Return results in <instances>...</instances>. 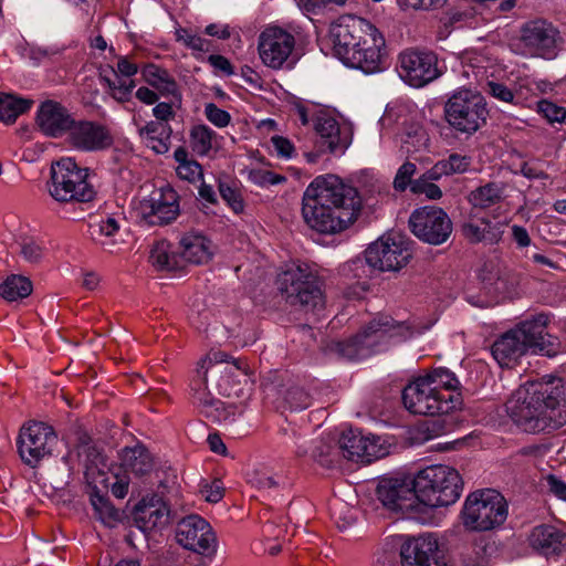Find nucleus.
<instances>
[{"label": "nucleus", "instance_id": "nucleus-16", "mask_svg": "<svg viewBox=\"0 0 566 566\" xmlns=\"http://www.w3.org/2000/svg\"><path fill=\"white\" fill-rule=\"evenodd\" d=\"M176 541L186 549L203 556L217 552V537L210 524L199 515L191 514L180 520L176 527Z\"/></svg>", "mask_w": 566, "mask_h": 566}, {"label": "nucleus", "instance_id": "nucleus-49", "mask_svg": "<svg viewBox=\"0 0 566 566\" xmlns=\"http://www.w3.org/2000/svg\"><path fill=\"white\" fill-rule=\"evenodd\" d=\"M537 113L551 124L564 123L566 119V109L547 99L537 102Z\"/></svg>", "mask_w": 566, "mask_h": 566}, {"label": "nucleus", "instance_id": "nucleus-53", "mask_svg": "<svg viewBox=\"0 0 566 566\" xmlns=\"http://www.w3.org/2000/svg\"><path fill=\"white\" fill-rule=\"evenodd\" d=\"M417 171V167L413 163L406 161L403 163L394 179V188L398 191H405L408 186L411 187V184L415 181L412 180L413 175Z\"/></svg>", "mask_w": 566, "mask_h": 566}, {"label": "nucleus", "instance_id": "nucleus-37", "mask_svg": "<svg viewBox=\"0 0 566 566\" xmlns=\"http://www.w3.org/2000/svg\"><path fill=\"white\" fill-rule=\"evenodd\" d=\"M33 290L29 277L12 274L0 284V295L8 302H15L28 297Z\"/></svg>", "mask_w": 566, "mask_h": 566}, {"label": "nucleus", "instance_id": "nucleus-55", "mask_svg": "<svg viewBox=\"0 0 566 566\" xmlns=\"http://www.w3.org/2000/svg\"><path fill=\"white\" fill-rule=\"evenodd\" d=\"M205 115L207 119L219 128H223L230 124L231 115L218 107L214 103H208L205 106Z\"/></svg>", "mask_w": 566, "mask_h": 566}, {"label": "nucleus", "instance_id": "nucleus-60", "mask_svg": "<svg viewBox=\"0 0 566 566\" xmlns=\"http://www.w3.org/2000/svg\"><path fill=\"white\" fill-rule=\"evenodd\" d=\"M153 115L155 116V122H161L169 124V120L174 119L176 113L172 108V105L166 102L157 103L153 108Z\"/></svg>", "mask_w": 566, "mask_h": 566}, {"label": "nucleus", "instance_id": "nucleus-46", "mask_svg": "<svg viewBox=\"0 0 566 566\" xmlns=\"http://www.w3.org/2000/svg\"><path fill=\"white\" fill-rule=\"evenodd\" d=\"M19 253L25 262L36 264L45 255L46 247L44 242L35 238H23L19 242Z\"/></svg>", "mask_w": 566, "mask_h": 566}, {"label": "nucleus", "instance_id": "nucleus-20", "mask_svg": "<svg viewBox=\"0 0 566 566\" xmlns=\"http://www.w3.org/2000/svg\"><path fill=\"white\" fill-rule=\"evenodd\" d=\"M179 211V197L169 187L154 191L138 206L140 218L149 226L169 224L176 220Z\"/></svg>", "mask_w": 566, "mask_h": 566}, {"label": "nucleus", "instance_id": "nucleus-40", "mask_svg": "<svg viewBox=\"0 0 566 566\" xmlns=\"http://www.w3.org/2000/svg\"><path fill=\"white\" fill-rule=\"evenodd\" d=\"M174 158L178 163L177 175L189 182H195L202 177V168L198 161L190 159L185 147H178L174 153Z\"/></svg>", "mask_w": 566, "mask_h": 566}, {"label": "nucleus", "instance_id": "nucleus-56", "mask_svg": "<svg viewBox=\"0 0 566 566\" xmlns=\"http://www.w3.org/2000/svg\"><path fill=\"white\" fill-rule=\"evenodd\" d=\"M271 143L277 157L291 159L295 155V147L289 138L275 135L271 138Z\"/></svg>", "mask_w": 566, "mask_h": 566}, {"label": "nucleus", "instance_id": "nucleus-4", "mask_svg": "<svg viewBox=\"0 0 566 566\" xmlns=\"http://www.w3.org/2000/svg\"><path fill=\"white\" fill-rule=\"evenodd\" d=\"M413 331L406 322H397L388 315L373 318L358 334L336 344L337 353L347 359H363L382 349L389 342H402Z\"/></svg>", "mask_w": 566, "mask_h": 566}, {"label": "nucleus", "instance_id": "nucleus-64", "mask_svg": "<svg viewBox=\"0 0 566 566\" xmlns=\"http://www.w3.org/2000/svg\"><path fill=\"white\" fill-rule=\"evenodd\" d=\"M96 227L98 232L105 237H112L119 230L117 220L112 217L101 219Z\"/></svg>", "mask_w": 566, "mask_h": 566}, {"label": "nucleus", "instance_id": "nucleus-41", "mask_svg": "<svg viewBox=\"0 0 566 566\" xmlns=\"http://www.w3.org/2000/svg\"><path fill=\"white\" fill-rule=\"evenodd\" d=\"M438 394H455L460 381L455 375L447 368H436L423 375Z\"/></svg>", "mask_w": 566, "mask_h": 566}, {"label": "nucleus", "instance_id": "nucleus-44", "mask_svg": "<svg viewBox=\"0 0 566 566\" xmlns=\"http://www.w3.org/2000/svg\"><path fill=\"white\" fill-rule=\"evenodd\" d=\"M340 455L339 443L333 444L326 441H319L312 452L314 460L325 468L338 464Z\"/></svg>", "mask_w": 566, "mask_h": 566}, {"label": "nucleus", "instance_id": "nucleus-27", "mask_svg": "<svg viewBox=\"0 0 566 566\" xmlns=\"http://www.w3.org/2000/svg\"><path fill=\"white\" fill-rule=\"evenodd\" d=\"M135 522L144 532L164 527L169 523V509L161 497H144L136 506Z\"/></svg>", "mask_w": 566, "mask_h": 566}, {"label": "nucleus", "instance_id": "nucleus-8", "mask_svg": "<svg viewBox=\"0 0 566 566\" xmlns=\"http://www.w3.org/2000/svg\"><path fill=\"white\" fill-rule=\"evenodd\" d=\"M277 290L292 306H300L306 312L324 307L325 298L318 276L308 266L297 265L279 274Z\"/></svg>", "mask_w": 566, "mask_h": 566}, {"label": "nucleus", "instance_id": "nucleus-45", "mask_svg": "<svg viewBox=\"0 0 566 566\" xmlns=\"http://www.w3.org/2000/svg\"><path fill=\"white\" fill-rule=\"evenodd\" d=\"M78 461L83 464L86 473L90 471H101V465L104 467V458L102 453L90 442H82L76 449Z\"/></svg>", "mask_w": 566, "mask_h": 566}, {"label": "nucleus", "instance_id": "nucleus-21", "mask_svg": "<svg viewBox=\"0 0 566 566\" xmlns=\"http://www.w3.org/2000/svg\"><path fill=\"white\" fill-rule=\"evenodd\" d=\"M548 322V315L541 313L524 319L513 329L527 350H537L553 357L559 352V342L547 332Z\"/></svg>", "mask_w": 566, "mask_h": 566}, {"label": "nucleus", "instance_id": "nucleus-10", "mask_svg": "<svg viewBox=\"0 0 566 566\" xmlns=\"http://www.w3.org/2000/svg\"><path fill=\"white\" fill-rule=\"evenodd\" d=\"M401 398L409 412L422 416L447 415L462 403L460 394H438L423 375L409 381Z\"/></svg>", "mask_w": 566, "mask_h": 566}, {"label": "nucleus", "instance_id": "nucleus-59", "mask_svg": "<svg viewBox=\"0 0 566 566\" xmlns=\"http://www.w3.org/2000/svg\"><path fill=\"white\" fill-rule=\"evenodd\" d=\"M201 493L206 501L217 503L223 497V488L220 481L214 480L210 484H205L201 488Z\"/></svg>", "mask_w": 566, "mask_h": 566}, {"label": "nucleus", "instance_id": "nucleus-26", "mask_svg": "<svg viewBox=\"0 0 566 566\" xmlns=\"http://www.w3.org/2000/svg\"><path fill=\"white\" fill-rule=\"evenodd\" d=\"M338 443L342 455L348 460L370 462L373 459L378 458L376 441L363 436L361 431L357 429L343 431Z\"/></svg>", "mask_w": 566, "mask_h": 566}, {"label": "nucleus", "instance_id": "nucleus-28", "mask_svg": "<svg viewBox=\"0 0 566 566\" xmlns=\"http://www.w3.org/2000/svg\"><path fill=\"white\" fill-rule=\"evenodd\" d=\"M315 132L319 136V147L329 153H343L348 140L340 133L338 122L326 114L318 115L314 124Z\"/></svg>", "mask_w": 566, "mask_h": 566}, {"label": "nucleus", "instance_id": "nucleus-47", "mask_svg": "<svg viewBox=\"0 0 566 566\" xmlns=\"http://www.w3.org/2000/svg\"><path fill=\"white\" fill-rule=\"evenodd\" d=\"M480 553L478 545L464 546L451 559L448 558V566H479L482 563Z\"/></svg>", "mask_w": 566, "mask_h": 566}, {"label": "nucleus", "instance_id": "nucleus-31", "mask_svg": "<svg viewBox=\"0 0 566 566\" xmlns=\"http://www.w3.org/2000/svg\"><path fill=\"white\" fill-rule=\"evenodd\" d=\"M172 128L167 123L149 120L138 128L142 143L158 155L166 154L171 144Z\"/></svg>", "mask_w": 566, "mask_h": 566}, {"label": "nucleus", "instance_id": "nucleus-24", "mask_svg": "<svg viewBox=\"0 0 566 566\" xmlns=\"http://www.w3.org/2000/svg\"><path fill=\"white\" fill-rule=\"evenodd\" d=\"M74 118L69 111L57 102L45 101L36 112V125L48 137L60 138L67 136Z\"/></svg>", "mask_w": 566, "mask_h": 566}, {"label": "nucleus", "instance_id": "nucleus-25", "mask_svg": "<svg viewBox=\"0 0 566 566\" xmlns=\"http://www.w3.org/2000/svg\"><path fill=\"white\" fill-rule=\"evenodd\" d=\"M530 546L545 557H555L566 552V533L549 524L537 525L528 535Z\"/></svg>", "mask_w": 566, "mask_h": 566}, {"label": "nucleus", "instance_id": "nucleus-6", "mask_svg": "<svg viewBox=\"0 0 566 566\" xmlns=\"http://www.w3.org/2000/svg\"><path fill=\"white\" fill-rule=\"evenodd\" d=\"M46 184L50 196L60 203L91 202L96 190L87 180L88 169L80 167L71 157H64L51 166Z\"/></svg>", "mask_w": 566, "mask_h": 566}, {"label": "nucleus", "instance_id": "nucleus-23", "mask_svg": "<svg viewBox=\"0 0 566 566\" xmlns=\"http://www.w3.org/2000/svg\"><path fill=\"white\" fill-rule=\"evenodd\" d=\"M70 146L81 151H99L113 144L109 130L92 120H75L66 136Z\"/></svg>", "mask_w": 566, "mask_h": 566}, {"label": "nucleus", "instance_id": "nucleus-62", "mask_svg": "<svg viewBox=\"0 0 566 566\" xmlns=\"http://www.w3.org/2000/svg\"><path fill=\"white\" fill-rule=\"evenodd\" d=\"M101 80L108 86V88L112 91V96L120 102V103H125V102H128L129 98H130V93L127 92V88L126 87H119V86H116V82L111 80L108 76L106 75H101Z\"/></svg>", "mask_w": 566, "mask_h": 566}, {"label": "nucleus", "instance_id": "nucleus-50", "mask_svg": "<svg viewBox=\"0 0 566 566\" xmlns=\"http://www.w3.org/2000/svg\"><path fill=\"white\" fill-rule=\"evenodd\" d=\"M284 400L291 410H303L311 406V396L300 387H291L286 390Z\"/></svg>", "mask_w": 566, "mask_h": 566}, {"label": "nucleus", "instance_id": "nucleus-32", "mask_svg": "<svg viewBox=\"0 0 566 566\" xmlns=\"http://www.w3.org/2000/svg\"><path fill=\"white\" fill-rule=\"evenodd\" d=\"M122 467L137 476L149 474L154 469V459L142 444L126 447L119 453Z\"/></svg>", "mask_w": 566, "mask_h": 566}, {"label": "nucleus", "instance_id": "nucleus-15", "mask_svg": "<svg viewBox=\"0 0 566 566\" xmlns=\"http://www.w3.org/2000/svg\"><path fill=\"white\" fill-rule=\"evenodd\" d=\"M409 227L418 239L432 245L442 244L452 233L451 219L438 207H423L413 211Z\"/></svg>", "mask_w": 566, "mask_h": 566}, {"label": "nucleus", "instance_id": "nucleus-30", "mask_svg": "<svg viewBox=\"0 0 566 566\" xmlns=\"http://www.w3.org/2000/svg\"><path fill=\"white\" fill-rule=\"evenodd\" d=\"M527 352L524 343L512 328L491 347L493 358L501 367H512Z\"/></svg>", "mask_w": 566, "mask_h": 566}, {"label": "nucleus", "instance_id": "nucleus-34", "mask_svg": "<svg viewBox=\"0 0 566 566\" xmlns=\"http://www.w3.org/2000/svg\"><path fill=\"white\" fill-rule=\"evenodd\" d=\"M504 191L503 182L491 181L470 191L467 199L473 208L488 209L503 200Z\"/></svg>", "mask_w": 566, "mask_h": 566}, {"label": "nucleus", "instance_id": "nucleus-19", "mask_svg": "<svg viewBox=\"0 0 566 566\" xmlns=\"http://www.w3.org/2000/svg\"><path fill=\"white\" fill-rule=\"evenodd\" d=\"M401 566H448V557L434 534L408 538L400 548Z\"/></svg>", "mask_w": 566, "mask_h": 566}, {"label": "nucleus", "instance_id": "nucleus-42", "mask_svg": "<svg viewBox=\"0 0 566 566\" xmlns=\"http://www.w3.org/2000/svg\"><path fill=\"white\" fill-rule=\"evenodd\" d=\"M91 503L94 507L97 518L106 526L114 527L120 521V513L114 507L111 501L98 494L91 495Z\"/></svg>", "mask_w": 566, "mask_h": 566}, {"label": "nucleus", "instance_id": "nucleus-39", "mask_svg": "<svg viewBox=\"0 0 566 566\" xmlns=\"http://www.w3.org/2000/svg\"><path fill=\"white\" fill-rule=\"evenodd\" d=\"M216 132L209 126L198 124L189 132V144L192 151L198 156H207L213 147Z\"/></svg>", "mask_w": 566, "mask_h": 566}, {"label": "nucleus", "instance_id": "nucleus-61", "mask_svg": "<svg viewBox=\"0 0 566 566\" xmlns=\"http://www.w3.org/2000/svg\"><path fill=\"white\" fill-rule=\"evenodd\" d=\"M208 62L213 66L216 70L220 71L224 75H232L234 74L233 66L231 65L230 61L220 54H211L208 57Z\"/></svg>", "mask_w": 566, "mask_h": 566}, {"label": "nucleus", "instance_id": "nucleus-57", "mask_svg": "<svg viewBox=\"0 0 566 566\" xmlns=\"http://www.w3.org/2000/svg\"><path fill=\"white\" fill-rule=\"evenodd\" d=\"M250 482L260 490H272L280 485V481L274 475L263 471H255L251 475Z\"/></svg>", "mask_w": 566, "mask_h": 566}, {"label": "nucleus", "instance_id": "nucleus-2", "mask_svg": "<svg viewBox=\"0 0 566 566\" xmlns=\"http://www.w3.org/2000/svg\"><path fill=\"white\" fill-rule=\"evenodd\" d=\"M506 410L525 432L557 429L566 423V386L560 379L526 382L512 394Z\"/></svg>", "mask_w": 566, "mask_h": 566}, {"label": "nucleus", "instance_id": "nucleus-14", "mask_svg": "<svg viewBox=\"0 0 566 566\" xmlns=\"http://www.w3.org/2000/svg\"><path fill=\"white\" fill-rule=\"evenodd\" d=\"M57 437L52 427L43 422H31L22 427L18 438V450L22 461L35 467L52 454Z\"/></svg>", "mask_w": 566, "mask_h": 566}, {"label": "nucleus", "instance_id": "nucleus-12", "mask_svg": "<svg viewBox=\"0 0 566 566\" xmlns=\"http://www.w3.org/2000/svg\"><path fill=\"white\" fill-rule=\"evenodd\" d=\"M412 256L409 242L400 234H389L373 242L365 251L367 264L379 271H399Z\"/></svg>", "mask_w": 566, "mask_h": 566}, {"label": "nucleus", "instance_id": "nucleus-51", "mask_svg": "<svg viewBox=\"0 0 566 566\" xmlns=\"http://www.w3.org/2000/svg\"><path fill=\"white\" fill-rule=\"evenodd\" d=\"M463 237L471 243H486L484 228H482L480 219L475 220L469 217L461 226Z\"/></svg>", "mask_w": 566, "mask_h": 566}, {"label": "nucleus", "instance_id": "nucleus-63", "mask_svg": "<svg viewBox=\"0 0 566 566\" xmlns=\"http://www.w3.org/2000/svg\"><path fill=\"white\" fill-rule=\"evenodd\" d=\"M549 491L559 500L566 501V483L562 479L551 474L547 476Z\"/></svg>", "mask_w": 566, "mask_h": 566}, {"label": "nucleus", "instance_id": "nucleus-17", "mask_svg": "<svg viewBox=\"0 0 566 566\" xmlns=\"http://www.w3.org/2000/svg\"><path fill=\"white\" fill-rule=\"evenodd\" d=\"M377 496L389 510L400 512L411 520H423L424 505L418 501L413 485L398 480L382 481L377 488Z\"/></svg>", "mask_w": 566, "mask_h": 566}, {"label": "nucleus", "instance_id": "nucleus-33", "mask_svg": "<svg viewBox=\"0 0 566 566\" xmlns=\"http://www.w3.org/2000/svg\"><path fill=\"white\" fill-rule=\"evenodd\" d=\"M142 75L145 82L161 95L180 98L178 84L167 70L148 64L143 69Z\"/></svg>", "mask_w": 566, "mask_h": 566}, {"label": "nucleus", "instance_id": "nucleus-11", "mask_svg": "<svg viewBox=\"0 0 566 566\" xmlns=\"http://www.w3.org/2000/svg\"><path fill=\"white\" fill-rule=\"evenodd\" d=\"M397 70L400 78L412 87H423L442 74L434 52L415 48L399 53Z\"/></svg>", "mask_w": 566, "mask_h": 566}, {"label": "nucleus", "instance_id": "nucleus-35", "mask_svg": "<svg viewBox=\"0 0 566 566\" xmlns=\"http://www.w3.org/2000/svg\"><path fill=\"white\" fill-rule=\"evenodd\" d=\"M471 157L458 153L450 154L447 158L437 161L427 170V178L441 179L444 176L463 174L471 166Z\"/></svg>", "mask_w": 566, "mask_h": 566}, {"label": "nucleus", "instance_id": "nucleus-52", "mask_svg": "<svg viewBox=\"0 0 566 566\" xmlns=\"http://www.w3.org/2000/svg\"><path fill=\"white\" fill-rule=\"evenodd\" d=\"M219 192L222 199L229 205V207L235 212L241 213L244 209V203L240 191L230 186L229 184L221 182L219 185Z\"/></svg>", "mask_w": 566, "mask_h": 566}, {"label": "nucleus", "instance_id": "nucleus-13", "mask_svg": "<svg viewBox=\"0 0 566 566\" xmlns=\"http://www.w3.org/2000/svg\"><path fill=\"white\" fill-rule=\"evenodd\" d=\"M559 43L558 30L545 20L530 21L522 27L520 48L525 56L553 60L557 56Z\"/></svg>", "mask_w": 566, "mask_h": 566}, {"label": "nucleus", "instance_id": "nucleus-29", "mask_svg": "<svg viewBox=\"0 0 566 566\" xmlns=\"http://www.w3.org/2000/svg\"><path fill=\"white\" fill-rule=\"evenodd\" d=\"M181 262L205 264L212 258L211 242L199 232H188L179 241Z\"/></svg>", "mask_w": 566, "mask_h": 566}, {"label": "nucleus", "instance_id": "nucleus-58", "mask_svg": "<svg viewBox=\"0 0 566 566\" xmlns=\"http://www.w3.org/2000/svg\"><path fill=\"white\" fill-rule=\"evenodd\" d=\"M488 93L499 101L505 103H515L513 92L503 83L488 82Z\"/></svg>", "mask_w": 566, "mask_h": 566}, {"label": "nucleus", "instance_id": "nucleus-48", "mask_svg": "<svg viewBox=\"0 0 566 566\" xmlns=\"http://www.w3.org/2000/svg\"><path fill=\"white\" fill-rule=\"evenodd\" d=\"M436 180L437 179L427 178L426 171L411 184V191L413 193H423L431 200H438L442 197V191L436 184L432 182Z\"/></svg>", "mask_w": 566, "mask_h": 566}, {"label": "nucleus", "instance_id": "nucleus-3", "mask_svg": "<svg viewBox=\"0 0 566 566\" xmlns=\"http://www.w3.org/2000/svg\"><path fill=\"white\" fill-rule=\"evenodd\" d=\"M329 36L334 54L347 66L366 74L381 72L386 62V41L369 21L345 17L332 24Z\"/></svg>", "mask_w": 566, "mask_h": 566}, {"label": "nucleus", "instance_id": "nucleus-38", "mask_svg": "<svg viewBox=\"0 0 566 566\" xmlns=\"http://www.w3.org/2000/svg\"><path fill=\"white\" fill-rule=\"evenodd\" d=\"M150 261L159 270L175 271L181 269L180 254L171 251V245L167 241L157 242L150 251Z\"/></svg>", "mask_w": 566, "mask_h": 566}, {"label": "nucleus", "instance_id": "nucleus-1", "mask_svg": "<svg viewBox=\"0 0 566 566\" xmlns=\"http://www.w3.org/2000/svg\"><path fill=\"white\" fill-rule=\"evenodd\" d=\"M361 209L356 188L336 175L316 177L303 196L302 216L318 233L336 234L352 226Z\"/></svg>", "mask_w": 566, "mask_h": 566}, {"label": "nucleus", "instance_id": "nucleus-22", "mask_svg": "<svg viewBox=\"0 0 566 566\" xmlns=\"http://www.w3.org/2000/svg\"><path fill=\"white\" fill-rule=\"evenodd\" d=\"M207 361H199L196 376L191 379V399L200 412L212 422H221L229 418L231 412L224 407V403L214 398L207 389Z\"/></svg>", "mask_w": 566, "mask_h": 566}, {"label": "nucleus", "instance_id": "nucleus-36", "mask_svg": "<svg viewBox=\"0 0 566 566\" xmlns=\"http://www.w3.org/2000/svg\"><path fill=\"white\" fill-rule=\"evenodd\" d=\"M33 104L32 99L23 98L10 93H0V122L10 125L27 113Z\"/></svg>", "mask_w": 566, "mask_h": 566}, {"label": "nucleus", "instance_id": "nucleus-5", "mask_svg": "<svg viewBox=\"0 0 566 566\" xmlns=\"http://www.w3.org/2000/svg\"><path fill=\"white\" fill-rule=\"evenodd\" d=\"M418 501L424 505L423 516L434 507L455 503L462 492L459 472L449 465L433 464L420 470L412 480Z\"/></svg>", "mask_w": 566, "mask_h": 566}, {"label": "nucleus", "instance_id": "nucleus-54", "mask_svg": "<svg viewBox=\"0 0 566 566\" xmlns=\"http://www.w3.org/2000/svg\"><path fill=\"white\" fill-rule=\"evenodd\" d=\"M482 228H484V233L486 235V243L494 244L497 243L504 233V229L507 226V221H492L488 218L480 219Z\"/></svg>", "mask_w": 566, "mask_h": 566}, {"label": "nucleus", "instance_id": "nucleus-18", "mask_svg": "<svg viewBox=\"0 0 566 566\" xmlns=\"http://www.w3.org/2000/svg\"><path fill=\"white\" fill-rule=\"evenodd\" d=\"M294 46V35L276 25L265 28L258 40V52L262 63L273 70L283 67Z\"/></svg>", "mask_w": 566, "mask_h": 566}, {"label": "nucleus", "instance_id": "nucleus-7", "mask_svg": "<svg viewBox=\"0 0 566 566\" xmlns=\"http://www.w3.org/2000/svg\"><path fill=\"white\" fill-rule=\"evenodd\" d=\"M443 116L453 132L468 137L485 125L489 111L480 93L463 88L454 92L444 103Z\"/></svg>", "mask_w": 566, "mask_h": 566}, {"label": "nucleus", "instance_id": "nucleus-43", "mask_svg": "<svg viewBox=\"0 0 566 566\" xmlns=\"http://www.w3.org/2000/svg\"><path fill=\"white\" fill-rule=\"evenodd\" d=\"M430 138L427 130L422 127H415L406 133L401 148L409 156H416L428 150Z\"/></svg>", "mask_w": 566, "mask_h": 566}, {"label": "nucleus", "instance_id": "nucleus-9", "mask_svg": "<svg viewBox=\"0 0 566 566\" xmlns=\"http://www.w3.org/2000/svg\"><path fill=\"white\" fill-rule=\"evenodd\" d=\"M505 497L494 489H482L470 493L462 509V521L467 528L485 532L501 526L507 518Z\"/></svg>", "mask_w": 566, "mask_h": 566}]
</instances>
